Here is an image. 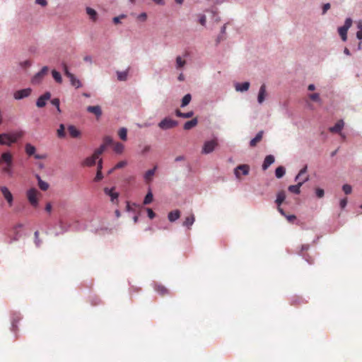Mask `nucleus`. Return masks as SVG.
Masks as SVG:
<instances>
[{
    "instance_id": "64",
    "label": "nucleus",
    "mask_w": 362,
    "mask_h": 362,
    "mask_svg": "<svg viewBox=\"0 0 362 362\" xmlns=\"http://www.w3.org/2000/svg\"><path fill=\"white\" fill-rule=\"evenodd\" d=\"M21 66L22 67H28L31 65V63L29 60H25L20 63Z\"/></svg>"
},
{
    "instance_id": "47",
    "label": "nucleus",
    "mask_w": 362,
    "mask_h": 362,
    "mask_svg": "<svg viewBox=\"0 0 362 362\" xmlns=\"http://www.w3.org/2000/svg\"><path fill=\"white\" fill-rule=\"evenodd\" d=\"M342 189L346 194H349L351 193L352 187L350 185L345 184L342 186Z\"/></svg>"
},
{
    "instance_id": "21",
    "label": "nucleus",
    "mask_w": 362,
    "mask_h": 362,
    "mask_svg": "<svg viewBox=\"0 0 362 362\" xmlns=\"http://www.w3.org/2000/svg\"><path fill=\"white\" fill-rule=\"evenodd\" d=\"M195 221V217L194 214H191L190 216L186 217L185 220L184 221L182 226L187 228L188 229H190L191 226L193 225Z\"/></svg>"
},
{
    "instance_id": "59",
    "label": "nucleus",
    "mask_w": 362,
    "mask_h": 362,
    "mask_svg": "<svg viewBox=\"0 0 362 362\" xmlns=\"http://www.w3.org/2000/svg\"><path fill=\"white\" fill-rule=\"evenodd\" d=\"M21 235V233L19 232L16 231L15 233V235L13 236V238H12L11 239L9 243H13L14 241H18L19 240Z\"/></svg>"
},
{
    "instance_id": "29",
    "label": "nucleus",
    "mask_w": 362,
    "mask_h": 362,
    "mask_svg": "<svg viewBox=\"0 0 362 362\" xmlns=\"http://www.w3.org/2000/svg\"><path fill=\"white\" fill-rule=\"evenodd\" d=\"M86 13L89 16L90 18L93 21H95L97 20V18H98V13L96 12V11L90 7H87L86 8Z\"/></svg>"
},
{
    "instance_id": "50",
    "label": "nucleus",
    "mask_w": 362,
    "mask_h": 362,
    "mask_svg": "<svg viewBox=\"0 0 362 362\" xmlns=\"http://www.w3.org/2000/svg\"><path fill=\"white\" fill-rule=\"evenodd\" d=\"M310 98L313 101L319 102V103H320V102H321V99H320V95H319V93H315L310 94Z\"/></svg>"
},
{
    "instance_id": "43",
    "label": "nucleus",
    "mask_w": 362,
    "mask_h": 362,
    "mask_svg": "<svg viewBox=\"0 0 362 362\" xmlns=\"http://www.w3.org/2000/svg\"><path fill=\"white\" fill-rule=\"evenodd\" d=\"M307 170H308V165H305L303 168H302L300 169L299 173L295 177V178H294L295 181H298V177H301L303 175L307 173Z\"/></svg>"
},
{
    "instance_id": "35",
    "label": "nucleus",
    "mask_w": 362,
    "mask_h": 362,
    "mask_svg": "<svg viewBox=\"0 0 362 362\" xmlns=\"http://www.w3.org/2000/svg\"><path fill=\"white\" fill-rule=\"evenodd\" d=\"M347 29L342 28L341 26L338 28L339 35L341 36V38L344 42L347 40Z\"/></svg>"
},
{
    "instance_id": "51",
    "label": "nucleus",
    "mask_w": 362,
    "mask_h": 362,
    "mask_svg": "<svg viewBox=\"0 0 362 362\" xmlns=\"http://www.w3.org/2000/svg\"><path fill=\"white\" fill-rule=\"evenodd\" d=\"M34 236H35V245L39 247L40 246V244H41V241L39 239V232L37 230H36L35 233H34Z\"/></svg>"
},
{
    "instance_id": "48",
    "label": "nucleus",
    "mask_w": 362,
    "mask_h": 362,
    "mask_svg": "<svg viewBox=\"0 0 362 362\" xmlns=\"http://www.w3.org/2000/svg\"><path fill=\"white\" fill-rule=\"evenodd\" d=\"M351 25H352V19L351 18H346L344 21V25L341 27L345 28L346 29L349 30L350 28V27L351 26Z\"/></svg>"
},
{
    "instance_id": "9",
    "label": "nucleus",
    "mask_w": 362,
    "mask_h": 362,
    "mask_svg": "<svg viewBox=\"0 0 362 362\" xmlns=\"http://www.w3.org/2000/svg\"><path fill=\"white\" fill-rule=\"evenodd\" d=\"M240 170L242 171V174L244 175H247L249 174V171H250V166L247 164H242V165H238L235 169H234V174H235V176L236 177V178H240Z\"/></svg>"
},
{
    "instance_id": "32",
    "label": "nucleus",
    "mask_w": 362,
    "mask_h": 362,
    "mask_svg": "<svg viewBox=\"0 0 362 362\" xmlns=\"http://www.w3.org/2000/svg\"><path fill=\"white\" fill-rule=\"evenodd\" d=\"M192 100V95L189 93H187L184 95L181 100V107H185L188 105Z\"/></svg>"
},
{
    "instance_id": "18",
    "label": "nucleus",
    "mask_w": 362,
    "mask_h": 362,
    "mask_svg": "<svg viewBox=\"0 0 362 362\" xmlns=\"http://www.w3.org/2000/svg\"><path fill=\"white\" fill-rule=\"evenodd\" d=\"M344 125V121L342 119H340L333 127H331L329 129L331 132L339 133L343 129Z\"/></svg>"
},
{
    "instance_id": "17",
    "label": "nucleus",
    "mask_w": 362,
    "mask_h": 362,
    "mask_svg": "<svg viewBox=\"0 0 362 362\" xmlns=\"http://www.w3.org/2000/svg\"><path fill=\"white\" fill-rule=\"evenodd\" d=\"M21 317L19 313H15L13 314L11 317V330L13 332H16L17 329V324L21 320Z\"/></svg>"
},
{
    "instance_id": "52",
    "label": "nucleus",
    "mask_w": 362,
    "mask_h": 362,
    "mask_svg": "<svg viewBox=\"0 0 362 362\" xmlns=\"http://www.w3.org/2000/svg\"><path fill=\"white\" fill-rule=\"evenodd\" d=\"M315 194L317 198H322L325 195V191L323 189L321 188H316L315 189Z\"/></svg>"
},
{
    "instance_id": "15",
    "label": "nucleus",
    "mask_w": 362,
    "mask_h": 362,
    "mask_svg": "<svg viewBox=\"0 0 362 362\" xmlns=\"http://www.w3.org/2000/svg\"><path fill=\"white\" fill-rule=\"evenodd\" d=\"M275 158L273 155H268L264 158V162L262 165L263 170H266L268 168L274 163Z\"/></svg>"
},
{
    "instance_id": "39",
    "label": "nucleus",
    "mask_w": 362,
    "mask_h": 362,
    "mask_svg": "<svg viewBox=\"0 0 362 362\" xmlns=\"http://www.w3.org/2000/svg\"><path fill=\"white\" fill-rule=\"evenodd\" d=\"M186 64V62L182 59L180 56L176 57V69H180L182 68Z\"/></svg>"
},
{
    "instance_id": "34",
    "label": "nucleus",
    "mask_w": 362,
    "mask_h": 362,
    "mask_svg": "<svg viewBox=\"0 0 362 362\" xmlns=\"http://www.w3.org/2000/svg\"><path fill=\"white\" fill-rule=\"evenodd\" d=\"M153 193H152L151 190L149 189L144 197V199L143 202L144 204L147 205V204H151L153 201Z\"/></svg>"
},
{
    "instance_id": "53",
    "label": "nucleus",
    "mask_w": 362,
    "mask_h": 362,
    "mask_svg": "<svg viewBox=\"0 0 362 362\" xmlns=\"http://www.w3.org/2000/svg\"><path fill=\"white\" fill-rule=\"evenodd\" d=\"M104 144L105 145V147L108 145H110L112 144L113 142V139H112V137L109 136H105L104 139Z\"/></svg>"
},
{
    "instance_id": "37",
    "label": "nucleus",
    "mask_w": 362,
    "mask_h": 362,
    "mask_svg": "<svg viewBox=\"0 0 362 362\" xmlns=\"http://www.w3.org/2000/svg\"><path fill=\"white\" fill-rule=\"evenodd\" d=\"M118 135L119 138L123 140L126 141L127 139V129L125 127H122L119 129L118 132Z\"/></svg>"
},
{
    "instance_id": "41",
    "label": "nucleus",
    "mask_w": 362,
    "mask_h": 362,
    "mask_svg": "<svg viewBox=\"0 0 362 362\" xmlns=\"http://www.w3.org/2000/svg\"><path fill=\"white\" fill-rule=\"evenodd\" d=\"M124 145L121 143H116L115 145V147H114V151H115V153H122L124 151Z\"/></svg>"
},
{
    "instance_id": "42",
    "label": "nucleus",
    "mask_w": 362,
    "mask_h": 362,
    "mask_svg": "<svg viewBox=\"0 0 362 362\" xmlns=\"http://www.w3.org/2000/svg\"><path fill=\"white\" fill-rule=\"evenodd\" d=\"M105 148V145L101 144L100 147L94 151L93 154L98 158L100 154H102L104 152Z\"/></svg>"
},
{
    "instance_id": "40",
    "label": "nucleus",
    "mask_w": 362,
    "mask_h": 362,
    "mask_svg": "<svg viewBox=\"0 0 362 362\" xmlns=\"http://www.w3.org/2000/svg\"><path fill=\"white\" fill-rule=\"evenodd\" d=\"M155 289H156V291L157 292H158L161 295H165V294H167L168 293V289L165 286H163L162 285L156 286Z\"/></svg>"
},
{
    "instance_id": "36",
    "label": "nucleus",
    "mask_w": 362,
    "mask_h": 362,
    "mask_svg": "<svg viewBox=\"0 0 362 362\" xmlns=\"http://www.w3.org/2000/svg\"><path fill=\"white\" fill-rule=\"evenodd\" d=\"M52 76L57 83H62V78L61 74L59 71H57L55 69H53L52 71Z\"/></svg>"
},
{
    "instance_id": "2",
    "label": "nucleus",
    "mask_w": 362,
    "mask_h": 362,
    "mask_svg": "<svg viewBox=\"0 0 362 362\" xmlns=\"http://www.w3.org/2000/svg\"><path fill=\"white\" fill-rule=\"evenodd\" d=\"M23 136V132H18L12 134H0V145L11 146L13 144L17 142L18 139Z\"/></svg>"
},
{
    "instance_id": "25",
    "label": "nucleus",
    "mask_w": 362,
    "mask_h": 362,
    "mask_svg": "<svg viewBox=\"0 0 362 362\" xmlns=\"http://www.w3.org/2000/svg\"><path fill=\"white\" fill-rule=\"evenodd\" d=\"M97 158H98L93 154L92 156L86 158L83 160V165L87 166H93L95 164Z\"/></svg>"
},
{
    "instance_id": "58",
    "label": "nucleus",
    "mask_w": 362,
    "mask_h": 362,
    "mask_svg": "<svg viewBox=\"0 0 362 362\" xmlns=\"http://www.w3.org/2000/svg\"><path fill=\"white\" fill-rule=\"evenodd\" d=\"M127 164V163L125 160L120 161L116 164V165L115 166V170L122 168L124 167Z\"/></svg>"
},
{
    "instance_id": "61",
    "label": "nucleus",
    "mask_w": 362,
    "mask_h": 362,
    "mask_svg": "<svg viewBox=\"0 0 362 362\" xmlns=\"http://www.w3.org/2000/svg\"><path fill=\"white\" fill-rule=\"evenodd\" d=\"M346 204H347V199L346 198H344L340 200L339 205L341 209L345 208Z\"/></svg>"
},
{
    "instance_id": "54",
    "label": "nucleus",
    "mask_w": 362,
    "mask_h": 362,
    "mask_svg": "<svg viewBox=\"0 0 362 362\" xmlns=\"http://www.w3.org/2000/svg\"><path fill=\"white\" fill-rule=\"evenodd\" d=\"M146 211L149 218L153 219L156 216V214L151 208H147Z\"/></svg>"
},
{
    "instance_id": "4",
    "label": "nucleus",
    "mask_w": 362,
    "mask_h": 362,
    "mask_svg": "<svg viewBox=\"0 0 362 362\" xmlns=\"http://www.w3.org/2000/svg\"><path fill=\"white\" fill-rule=\"evenodd\" d=\"M178 125V122L170 117H165L158 124V126L162 130L171 129Z\"/></svg>"
},
{
    "instance_id": "63",
    "label": "nucleus",
    "mask_w": 362,
    "mask_h": 362,
    "mask_svg": "<svg viewBox=\"0 0 362 362\" xmlns=\"http://www.w3.org/2000/svg\"><path fill=\"white\" fill-rule=\"evenodd\" d=\"M35 4L42 6H46L47 5V0H35Z\"/></svg>"
},
{
    "instance_id": "10",
    "label": "nucleus",
    "mask_w": 362,
    "mask_h": 362,
    "mask_svg": "<svg viewBox=\"0 0 362 362\" xmlns=\"http://www.w3.org/2000/svg\"><path fill=\"white\" fill-rule=\"evenodd\" d=\"M50 97L51 93L49 91L45 92L37 98L36 101V106L40 108L45 107L46 105L47 100H49Z\"/></svg>"
},
{
    "instance_id": "8",
    "label": "nucleus",
    "mask_w": 362,
    "mask_h": 362,
    "mask_svg": "<svg viewBox=\"0 0 362 362\" xmlns=\"http://www.w3.org/2000/svg\"><path fill=\"white\" fill-rule=\"evenodd\" d=\"M48 71V66H45L42 68V69L36 73L34 76L32 78V83L33 84H38L41 82L43 76L47 74Z\"/></svg>"
},
{
    "instance_id": "12",
    "label": "nucleus",
    "mask_w": 362,
    "mask_h": 362,
    "mask_svg": "<svg viewBox=\"0 0 362 362\" xmlns=\"http://www.w3.org/2000/svg\"><path fill=\"white\" fill-rule=\"evenodd\" d=\"M0 190L4 195L5 199L8 202V204H11L13 200V197L8 187L3 186L0 187Z\"/></svg>"
},
{
    "instance_id": "1",
    "label": "nucleus",
    "mask_w": 362,
    "mask_h": 362,
    "mask_svg": "<svg viewBox=\"0 0 362 362\" xmlns=\"http://www.w3.org/2000/svg\"><path fill=\"white\" fill-rule=\"evenodd\" d=\"M13 166V162L11 153L8 151L4 152L0 156V168L1 172L9 177H12L14 175Z\"/></svg>"
},
{
    "instance_id": "16",
    "label": "nucleus",
    "mask_w": 362,
    "mask_h": 362,
    "mask_svg": "<svg viewBox=\"0 0 362 362\" xmlns=\"http://www.w3.org/2000/svg\"><path fill=\"white\" fill-rule=\"evenodd\" d=\"M267 91H266V86L265 84H262L259 90L258 95H257V102L259 104H262L265 100Z\"/></svg>"
},
{
    "instance_id": "13",
    "label": "nucleus",
    "mask_w": 362,
    "mask_h": 362,
    "mask_svg": "<svg viewBox=\"0 0 362 362\" xmlns=\"http://www.w3.org/2000/svg\"><path fill=\"white\" fill-rule=\"evenodd\" d=\"M86 110L88 112L94 114L97 118H100L103 115L102 109L100 105L88 106Z\"/></svg>"
},
{
    "instance_id": "14",
    "label": "nucleus",
    "mask_w": 362,
    "mask_h": 362,
    "mask_svg": "<svg viewBox=\"0 0 362 362\" xmlns=\"http://www.w3.org/2000/svg\"><path fill=\"white\" fill-rule=\"evenodd\" d=\"M250 83L249 81H245L243 83H235V88L237 92H245L248 90L250 88Z\"/></svg>"
},
{
    "instance_id": "62",
    "label": "nucleus",
    "mask_w": 362,
    "mask_h": 362,
    "mask_svg": "<svg viewBox=\"0 0 362 362\" xmlns=\"http://www.w3.org/2000/svg\"><path fill=\"white\" fill-rule=\"evenodd\" d=\"M138 18L142 21H145L147 18V14L143 12L138 16Z\"/></svg>"
},
{
    "instance_id": "5",
    "label": "nucleus",
    "mask_w": 362,
    "mask_h": 362,
    "mask_svg": "<svg viewBox=\"0 0 362 362\" xmlns=\"http://www.w3.org/2000/svg\"><path fill=\"white\" fill-rule=\"evenodd\" d=\"M218 146V142L216 140L206 141L203 145L202 153L209 154L213 152L215 148Z\"/></svg>"
},
{
    "instance_id": "44",
    "label": "nucleus",
    "mask_w": 362,
    "mask_h": 362,
    "mask_svg": "<svg viewBox=\"0 0 362 362\" xmlns=\"http://www.w3.org/2000/svg\"><path fill=\"white\" fill-rule=\"evenodd\" d=\"M37 184L40 189L42 191H46L49 188V184L45 181L40 180Z\"/></svg>"
},
{
    "instance_id": "19",
    "label": "nucleus",
    "mask_w": 362,
    "mask_h": 362,
    "mask_svg": "<svg viewBox=\"0 0 362 362\" xmlns=\"http://www.w3.org/2000/svg\"><path fill=\"white\" fill-rule=\"evenodd\" d=\"M263 134H264V131L261 130L259 131L257 134L256 136L252 139L250 141V146L251 147H254L257 145V143L260 141L261 139H262V136H263Z\"/></svg>"
},
{
    "instance_id": "33",
    "label": "nucleus",
    "mask_w": 362,
    "mask_h": 362,
    "mask_svg": "<svg viewBox=\"0 0 362 362\" xmlns=\"http://www.w3.org/2000/svg\"><path fill=\"white\" fill-rule=\"evenodd\" d=\"M25 150L26 153L30 156H34L36 151L35 147L29 143L25 144Z\"/></svg>"
},
{
    "instance_id": "26",
    "label": "nucleus",
    "mask_w": 362,
    "mask_h": 362,
    "mask_svg": "<svg viewBox=\"0 0 362 362\" xmlns=\"http://www.w3.org/2000/svg\"><path fill=\"white\" fill-rule=\"evenodd\" d=\"M68 131L73 138H77L81 135L80 131L74 125H69Z\"/></svg>"
},
{
    "instance_id": "28",
    "label": "nucleus",
    "mask_w": 362,
    "mask_h": 362,
    "mask_svg": "<svg viewBox=\"0 0 362 362\" xmlns=\"http://www.w3.org/2000/svg\"><path fill=\"white\" fill-rule=\"evenodd\" d=\"M302 186V182H298L296 185H290L288 187V190L292 193H294L296 194H299L300 193V187Z\"/></svg>"
},
{
    "instance_id": "49",
    "label": "nucleus",
    "mask_w": 362,
    "mask_h": 362,
    "mask_svg": "<svg viewBox=\"0 0 362 362\" xmlns=\"http://www.w3.org/2000/svg\"><path fill=\"white\" fill-rule=\"evenodd\" d=\"M62 69H63L64 75L66 76H67L68 78L70 77L73 74L72 73H71L69 71V67L67 66V65L66 64H62Z\"/></svg>"
},
{
    "instance_id": "45",
    "label": "nucleus",
    "mask_w": 362,
    "mask_h": 362,
    "mask_svg": "<svg viewBox=\"0 0 362 362\" xmlns=\"http://www.w3.org/2000/svg\"><path fill=\"white\" fill-rule=\"evenodd\" d=\"M51 103L52 105L55 106L57 111L59 112H61V109H60V101H59V99L58 98H53L52 100H51Z\"/></svg>"
},
{
    "instance_id": "56",
    "label": "nucleus",
    "mask_w": 362,
    "mask_h": 362,
    "mask_svg": "<svg viewBox=\"0 0 362 362\" xmlns=\"http://www.w3.org/2000/svg\"><path fill=\"white\" fill-rule=\"evenodd\" d=\"M199 22L201 25H206V16L202 14V15H200L199 18Z\"/></svg>"
},
{
    "instance_id": "46",
    "label": "nucleus",
    "mask_w": 362,
    "mask_h": 362,
    "mask_svg": "<svg viewBox=\"0 0 362 362\" xmlns=\"http://www.w3.org/2000/svg\"><path fill=\"white\" fill-rule=\"evenodd\" d=\"M126 15L125 14H121L118 16H115L112 18V22L115 23V24H119V23H121V19H123V18H126Z\"/></svg>"
},
{
    "instance_id": "60",
    "label": "nucleus",
    "mask_w": 362,
    "mask_h": 362,
    "mask_svg": "<svg viewBox=\"0 0 362 362\" xmlns=\"http://www.w3.org/2000/svg\"><path fill=\"white\" fill-rule=\"evenodd\" d=\"M193 115H194V112L193 111H189V112H183V118H185V119L190 118Z\"/></svg>"
},
{
    "instance_id": "57",
    "label": "nucleus",
    "mask_w": 362,
    "mask_h": 362,
    "mask_svg": "<svg viewBox=\"0 0 362 362\" xmlns=\"http://www.w3.org/2000/svg\"><path fill=\"white\" fill-rule=\"evenodd\" d=\"M330 6H331L329 3L325 4L322 6V14L325 15L327 13V11L330 8Z\"/></svg>"
},
{
    "instance_id": "38",
    "label": "nucleus",
    "mask_w": 362,
    "mask_h": 362,
    "mask_svg": "<svg viewBox=\"0 0 362 362\" xmlns=\"http://www.w3.org/2000/svg\"><path fill=\"white\" fill-rule=\"evenodd\" d=\"M57 136L59 138H64L66 136L65 126L64 124H60L57 129Z\"/></svg>"
},
{
    "instance_id": "22",
    "label": "nucleus",
    "mask_w": 362,
    "mask_h": 362,
    "mask_svg": "<svg viewBox=\"0 0 362 362\" xmlns=\"http://www.w3.org/2000/svg\"><path fill=\"white\" fill-rule=\"evenodd\" d=\"M180 216V211L179 210H174L169 212L168 218L170 222H174L177 220Z\"/></svg>"
},
{
    "instance_id": "30",
    "label": "nucleus",
    "mask_w": 362,
    "mask_h": 362,
    "mask_svg": "<svg viewBox=\"0 0 362 362\" xmlns=\"http://www.w3.org/2000/svg\"><path fill=\"white\" fill-rule=\"evenodd\" d=\"M286 169L284 166H279L275 170V176L276 178L280 179L284 176Z\"/></svg>"
},
{
    "instance_id": "23",
    "label": "nucleus",
    "mask_w": 362,
    "mask_h": 362,
    "mask_svg": "<svg viewBox=\"0 0 362 362\" xmlns=\"http://www.w3.org/2000/svg\"><path fill=\"white\" fill-rule=\"evenodd\" d=\"M285 199L286 193L284 191L281 190L277 193L275 202L278 205V206H280V205L284 202Z\"/></svg>"
},
{
    "instance_id": "11",
    "label": "nucleus",
    "mask_w": 362,
    "mask_h": 362,
    "mask_svg": "<svg viewBox=\"0 0 362 362\" xmlns=\"http://www.w3.org/2000/svg\"><path fill=\"white\" fill-rule=\"evenodd\" d=\"M114 189H115L114 187H112V188L105 187L104 189L105 194L110 197V201L112 203L117 202L118 197H119V193L114 192Z\"/></svg>"
},
{
    "instance_id": "3",
    "label": "nucleus",
    "mask_w": 362,
    "mask_h": 362,
    "mask_svg": "<svg viewBox=\"0 0 362 362\" xmlns=\"http://www.w3.org/2000/svg\"><path fill=\"white\" fill-rule=\"evenodd\" d=\"M70 227V223H64L62 220H60L58 225L52 227L50 231L54 236H58L68 231Z\"/></svg>"
},
{
    "instance_id": "7",
    "label": "nucleus",
    "mask_w": 362,
    "mask_h": 362,
    "mask_svg": "<svg viewBox=\"0 0 362 362\" xmlns=\"http://www.w3.org/2000/svg\"><path fill=\"white\" fill-rule=\"evenodd\" d=\"M32 92V89L30 88H23L18 90H16L13 93V98L17 100H20L25 98L28 97Z\"/></svg>"
},
{
    "instance_id": "31",
    "label": "nucleus",
    "mask_w": 362,
    "mask_h": 362,
    "mask_svg": "<svg viewBox=\"0 0 362 362\" xmlns=\"http://www.w3.org/2000/svg\"><path fill=\"white\" fill-rule=\"evenodd\" d=\"M156 169H157V166H155L153 168L150 169L145 173L144 177L146 181L148 182V181L151 180V177H152V176L154 175Z\"/></svg>"
},
{
    "instance_id": "24",
    "label": "nucleus",
    "mask_w": 362,
    "mask_h": 362,
    "mask_svg": "<svg viewBox=\"0 0 362 362\" xmlns=\"http://www.w3.org/2000/svg\"><path fill=\"white\" fill-rule=\"evenodd\" d=\"M70 80L71 85L74 86L76 88H79L82 86V83L81 81L77 78L74 74H72L70 77H69Z\"/></svg>"
},
{
    "instance_id": "20",
    "label": "nucleus",
    "mask_w": 362,
    "mask_h": 362,
    "mask_svg": "<svg viewBox=\"0 0 362 362\" xmlns=\"http://www.w3.org/2000/svg\"><path fill=\"white\" fill-rule=\"evenodd\" d=\"M198 124V119L197 117L193 118L192 119L186 122L184 124L183 129L185 130H189L194 127Z\"/></svg>"
},
{
    "instance_id": "27",
    "label": "nucleus",
    "mask_w": 362,
    "mask_h": 362,
    "mask_svg": "<svg viewBox=\"0 0 362 362\" xmlns=\"http://www.w3.org/2000/svg\"><path fill=\"white\" fill-rule=\"evenodd\" d=\"M129 69V68H128L125 71H117V79L119 81H126L127 80Z\"/></svg>"
},
{
    "instance_id": "6",
    "label": "nucleus",
    "mask_w": 362,
    "mask_h": 362,
    "mask_svg": "<svg viewBox=\"0 0 362 362\" xmlns=\"http://www.w3.org/2000/svg\"><path fill=\"white\" fill-rule=\"evenodd\" d=\"M37 194V190L35 188H30L27 191V198L33 207H37L38 206Z\"/></svg>"
},
{
    "instance_id": "55",
    "label": "nucleus",
    "mask_w": 362,
    "mask_h": 362,
    "mask_svg": "<svg viewBox=\"0 0 362 362\" xmlns=\"http://www.w3.org/2000/svg\"><path fill=\"white\" fill-rule=\"evenodd\" d=\"M103 178V175L102 173V172H100V171H97L96 173V175L94 178V181L95 182H99Z\"/></svg>"
}]
</instances>
